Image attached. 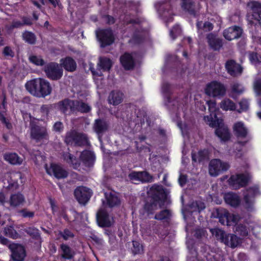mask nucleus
<instances>
[{"instance_id":"56","label":"nucleus","mask_w":261,"mask_h":261,"mask_svg":"<svg viewBox=\"0 0 261 261\" xmlns=\"http://www.w3.org/2000/svg\"><path fill=\"white\" fill-rule=\"evenodd\" d=\"M23 218H32L35 216V212L29 211L27 208H23L19 211Z\"/></svg>"},{"instance_id":"21","label":"nucleus","mask_w":261,"mask_h":261,"mask_svg":"<svg viewBox=\"0 0 261 261\" xmlns=\"http://www.w3.org/2000/svg\"><path fill=\"white\" fill-rule=\"evenodd\" d=\"M120 63L125 70H130L135 66V61L131 54L125 52L120 57Z\"/></svg>"},{"instance_id":"35","label":"nucleus","mask_w":261,"mask_h":261,"mask_svg":"<svg viewBox=\"0 0 261 261\" xmlns=\"http://www.w3.org/2000/svg\"><path fill=\"white\" fill-rule=\"evenodd\" d=\"M233 131L237 137L245 138L247 135V129L242 122H238L233 125Z\"/></svg>"},{"instance_id":"36","label":"nucleus","mask_w":261,"mask_h":261,"mask_svg":"<svg viewBox=\"0 0 261 261\" xmlns=\"http://www.w3.org/2000/svg\"><path fill=\"white\" fill-rule=\"evenodd\" d=\"M24 199V196L20 193L12 194L10 198L9 203L11 206L15 207L22 204Z\"/></svg>"},{"instance_id":"50","label":"nucleus","mask_w":261,"mask_h":261,"mask_svg":"<svg viewBox=\"0 0 261 261\" xmlns=\"http://www.w3.org/2000/svg\"><path fill=\"white\" fill-rule=\"evenodd\" d=\"M4 231L6 236L12 239H17L18 237V233L12 226H7Z\"/></svg>"},{"instance_id":"23","label":"nucleus","mask_w":261,"mask_h":261,"mask_svg":"<svg viewBox=\"0 0 261 261\" xmlns=\"http://www.w3.org/2000/svg\"><path fill=\"white\" fill-rule=\"evenodd\" d=\"M80 160L83 165L86 167H92L95 161V155L93 152L85 150L82 151L80 155Z\"/></svg>"},{"instance_id":"59","label":"nucleus","mask_w":261,"mask_h":261,"mask_svg":"<svg viewBox=\"0 0 261 261\" xmlns=\"http://www.w3.org/2000/svg\"><path fill=\"white\" fill-rule=\"evenodd\" d=\"M180 32V29L178 25H174L170 32V36L173 40L177 37V35Z\"/></svg>"},{"instance_id":"16","label":"nucleus","mask_w":261,"mask_h":261,"mask_svg":"<svg viewBox=\"0 0 261 261\" xmlns=\"http://www.w3.org/2000/svg\"><path fill=\"white\" fill-rule=\"evenodd\" d=\"M225 68L228 74L232 77L240 76L243 71V68L241 65L232 59L226 61Z\"/></svg>"},{"instance_id":"34","label":"nucleus","mask_w":261,"mask_h":261,"mask_svg":"<svg viewBox=\"0 0 261 261\" xmlns=\"http://www.w3.org/2000/svg\"><path fill=\"white\" fill-rule=\"evenodd\" d=\"M4 160L12 165H20L22 163L23 160L16 153H6L4 155Z\"/></svg>"},{"instance_id":"22","label":"nucleus","mask_w":261,"mask_h":261,"mask_svg":"<svg viewBox=\"0 0 261 261\" xmlns=\"http://www.w3.org/2000/svg\"><path fill=\"white\" fill-rule=\"evenodd\" d=\"M60 65L61 68H64L66 71L73 72L76 70L77 63L76 61L70 56H66L60 60Z\"/></svg>"},{"instance_id":"54","label":"nucleus","mask_w":261,"mask_h":261,"mask_svg":"<svg viewBox=\"0 0 261 261\" xmlns=\"http://www.w3.org/2000/svg\"><path fill=\"white\" fill-rule=\"evenodd\" d=\"M59 234L65 241L74 237V233L68 228H65L63 231H59Z\"/></svg>"},{"instance_id":"43","label":"nucleus","mask_w":261,"mask_h":261,"mask_svg":"<svg viewBox=\"0 0 261 261\" xmlns=\"http://www.w3.org/2000/svg\"><path fill=\"white\" fill-rule=\"evenodd\" d=\"M220 108L224 111H234L236 108L235 103L229 98L223 99L220 103Z\"/></svg>"},{"instance_id":"61","label":"nucleus","mask_w":261,"mask_h":261,"mask_svg":"<svg viewBox=\"0 0 261 261\" xmlns=\"http://www.w3.org/2000/svg\"><path fill=\"white\" fill-rule=\"evenodd\" d=\"M254 90L257 95H261V79H258L254 82Z\"/></svg>"},{"instance_id":"41","label":"nucleus","mask_w":261,"mask_h":261,"mask_svg":"<svg viewBox=\"0 0 261 261\" xmlns=\"http://www.w3.org/2000/svg\"><path fill=\"white\" fill-rule=\"evenodd\" d=\"M172 216L171 212L170 210L165 209L160 211L159 213H156L154 216V219L160 221L164 220L166 222H169Z\"/></svg>"},{"instance_id":"19","label":"nucleus","mask_w":261,"mask_h":261,"mask_svg":"<svg viewBox=\"0 0 261 261\" xmlns=\"http://www.w3.org/2000/svg\"><path fill=\"white\" fill-rule=\"evenodd\" d=\"M242 33L243 30L240 27L234 25L224 30L223 35L226 40L231 41L240 38Z\"/></svg>"},{"instance_id":"60","label":"nucleus","mask_w":261,"mask_h":261,"mask_svg":"<svg viewBox=\"0 0 261 261\" xmlns=\"http://www.w3.org/2000/svg\"><path fill=\"white\" fill-rule=\"evenodd\" d=\"M208 107V110L210 113H216V102L215 100H210L206 102Z\"/></svg>"},{"instance_id":"17","label":"nucleus","mask_w":261,"mask_h":261,"mask_svg":"<svg viewBox=\"0 0 261 261\" xmlns=\"http://www.w3.org/2000/svg\"><path fill=\"white\" fill-rule=\"evenodd\" d=\"M130 180L137 181L142 183L151 182L153 177L147 171H132L128 174Z\"/></svg>"},{"instance_id":"49","label":"nucleus","mask_w":261,"mask_h":261,"mask_svg":"<svg viewBox=\"0 0 261 261\" xmlns=\"http://www.w3.org/2000/svg\"><path fill=\"white\" fill-rule=\"evenodd\" d=\"M25 232L33 239L38 240L40 239V233L38 229L35 227H29L25 230Z\"/></svg>"},{"instance_id":"20","label":"nucleus","mask_w":261,"mask_h":261,"mask_svg":"<svg viewBox=\"0 0 261 261\" xmlns=\"http://www.w3.org/2000/svg\"><path fill=\"white\" fill-rule=\"evenodd\" d=\"M215 133L221 142H226L230 139L231 135L229 130L223 122L220 123V125L216 128Z\"/></svg>"},{"instance_id":"57","label":"nucleus","mask_w":261,"mask_h":261,"mask_svg":"<svg viewBox=\"0 0 261 261\" xmlns=\"http://www.w3.org/2000/svg\"><path fill=\"white\" fill-rule=\"evenodd\" d=\"M53 109L51 105H43L40 108L41 113L45 116H48L50 111Z\"/></svg>"},{"instance_id":"29","label":"nucleus","mask_w":261,"mask_h":261,"mask_svg":"<svg viewBox=\"0 0 261 261\" xmlns=\"http://www.w3.org/2000/svg\"><path fill=\"white\" fill-rule=\"evenodd\" d=\"M191 158L193 163H202L208 159V152L207 149H203L199 150L197 152L192 151Z\"/></svg>"},{"instance_id":"64","label":"nucleus","mask_w":261,"mask_h":261,"mask_svg":"<svg viewBox=\"0 0 261 261\" xmlns=\"http://www.w3.org/2000/svg\"><path fill=\"white\" fill-rule=\"evenodd\" d=\"M23 26L22 22L18 20H13L11 25L7 27L8 30L11 31L15 28H19Z\"/></svg>"},{"instance_id":"15","label":"nucleus","mask_w":261,"mask_h":261,"mask_svg":"<svg viewBox=\"0 0 261 261\" xmlns=\"http://www.w3.org/2000/svg\"><path fill=\"white\" fill-rule=\"evenodd\" d=\"M46 171L48 175L54 176L58 179L65 178L68 175V172L65 169L56 163H51L49 168H46Z\"/></svg>"},{"instance_id":"62","label":"nucleus","mask_w":261,"mask_h":261,"mask_svg":"<svg viewBox=\"0 0 261 261\" xmlns=\"http://www.w3.org/2000/svg\"><path fill=\"white\" fill-rule=\"evenodd\" d=\"M206 234V231L203 228H198L195 230L194 236L196 238L199 239L204 237Z\"/></svg>"},{"instance_id":"37","label":"nucleus","mask_w":261,"mask_h":261,"mask_svg":"<svg viewBox=\"0 0 261 261\" xmlns=\"http://www.w3.org/2000/svg\"><path fill=\"white\" fill-rule=\"evenodd\" d=\"M205 121L211 127H217L222 120H219L217 116V113H210L209 116L204 117Z\"/></svg>"},{"instance_id":"11","label":"nucleus","mask_w":261,"mask_h":261,"mask_svg":"<svg viewBox=\"0 0 261 261\" xmlns=\"http://www.w3.org/2000/svg\"><path fill=\"white\" fill-rule=\"evenodd\" d=\"M247 175L240 173L231 175L228 180V184L233 189L238 190L246 187L249 182Z\"/></svg>"},{"instance_id":"14","label":"nucleus","mask_w":261,"mask_h":261,"mask_svg":"<svg viewBox=\"0 0 261 261\" xmlns=\"http://www.w3.org/2000/svg\"><path fill=\"white\" fill-rule=\"evenodd\" d=\"M9 248L11 252V258L13 261H23L26 256L25 248L16 243L9 244Z\"/></svg>"},{"instance_id":"4","label":"nucleus","mask_w":261,"mask_h":261,"mask_svg":"<svg viewBox=\"0 0 261 261\" xmlns=\"http://www.w3.org/2000/svg\"><path fill=\"white\" fill-rule=\"evenodd\" d=\"M30 136L36 143H43L49 139L46 126L35 122L30 123Z\"/></svg>"},{"instance_id":"45","label":"nucleus","mask_w":261,"mask_h":261,"mask_svg":"<svg viewBox=\"0 0 261 261\" xmlns=\"http://www.w3.org/2000/svg\"><path fill=\"white\" fill-rule=\"evenodd\" d=\"M23 40L30 44H35L36 42V37L32 32L25 31L22 35Z\"/></svg>"},{"instance_id":"55","label":"nucleus","mask_w":261,"mask_h":261,"mask_svg":"<svg viewBox=\"0 0 261 261\" xmlns=\"http://www.w3.org/2000/svg\"><path fill=\"white\" fill-rule=\"evenodd\" d=\"M64 125L61 121L56 122L53 126V131L60 134L64 129Z\"/></svg>"},{"instance_id":"1","label":"nucleus","mask_w":261,"mask_h":261,"mask_svg":"<svg viewBox=\"0 0 261 261\" xmlns=\"http://www.w3.org/2000/svg\"><path fill=\"white\" fill-rule=\"evenodd\" d=\"M167 198V194L165 189L162 186L152 187L149 193L148 199L144 205V210L148 215L153 214L156 209L158 204L161 208Z\"/></svg>"},{"instance_id":"48","label":"nucleus","mask_w":261,"mask_h":261,"mask_svg":"<svg viewBox=\"0 0 261 261\" xmlns=\"http://www.w3.org/2000/svg\"><path fill=\"white\" fill-rule=\"evenodd\" d=\"M227 236L229 237V242L227 245H229L231 248H234L242 243V240L237 235L228 234Z\"/></svg>"},{"instance_id":"10","label":"nucleus","mask_w":261,"mask_h":261,"mask_svg":"<svg viewBox=\"0 0 261 261\" xmlns=\"http://www.w3.org/2000/svg\"><path fill=\"white\" fill-rule=\"evenodd\" d=\"M92 194V191L85 186L78 187L74 191L75 199L80 204L83 205H85L89 201Z\"/></svg>"},{"instance_id":"31","label":"nucleus","mask_w":261,"mask_h":261,"mask_svg":"<svg viewBox=\"0 0 261 261\" xmlns=\"http://www.w3.org/2000/svg\"><path fill=\"white\" fill-rule=\"evenodd\" d=\"M62 157L64 161L72 166L74 169H77L80 167V160L69 152H64L62 154Z\"/></svg>"},{"instance_id":"63","label":"nucleus","mask_w":261,"mask_h":261,"mask_svg":"<svg viewBox=\"0 0 261 261\" xmlns=\"http://www.w3.org/2000/svg\"><path fill=\"white\" fill-rule=\"evenodd\" d=\"M4 55L6 57H10L13 58L15 56V54L10 46H7L4 47L3 52Z\"/></svg>"},{"instance_id":"24","label":"nucleus","mask_w":261,"mask_h":261,"mask_svg":"<svg viewBox=\"0 0 261 261\" xmlns=\"http://www.w3.org/2000/svg\"><path fill=\"white\" fill-rule=\"evenodd\" d=\"M109 122L103 118H98L95 120L93 129L98 135H102L109 130Z\"/></svg>"},{"instance_id":"3","label":"nucleus","mask_w":261,"mask_h":261,"mask_svg":"<svg viewBox=\"0 0 261 261\" xmlns=\"http://www.w3.org/2000/svg\"><path fill=\"white\" fill-rule=\"evenodd\" d=\"M204 93L210 97L220 98L225 95L226 87L220 81L214 80L206 85Z\"/></svg>"},{"instance_id":"8","label":"nucleus","mask_w":261,"mask_h":261,"mask_svg":"<svg viewBox=\"0 0 261 261\" xmlns=\"http://www.w3.org/2000/svg\"><path fill=\"white\" fill-rule=\"evenodd\" d=\"M229 168L230 165L228 163L224 162L219 159H215L210 162L208 171L211 176H217L227 171Z\"/></svg>"},{"instance_id":"53","label":"nucleus","mask_w":261,"mask_h":261,"mask_svg":"<svg viewBox=\"0 0 261 261\" xmlns=\"http://www.w3.org/2000/svg\"><path fill=\"white\" fill-rule=\"evenodd\" d=\"M29 60L30 62L36 66H42L45 65L44 60L40 56H37L35 55L31 56L29 57Z\"/></svg>"},{"instance_id":"25","label":"nucleus","mask_w":261,"mask_h":261,"mask_svg":"<svg viewBox=\"0 0 261 261\" xmlns=\"http://www.w3.org/2000/svg\"><path fill=\"white\" fill-rule=\"evenodd\" d=\"M247 193L245 194L244 200L246 206L250 207L253 204V199L259 194V189L257 187H250L247 189Z\"/></svg>"},{"instance_id":"7","label":"nucleus","mask_w":261,"mask_h":261,"mask_svg":"<svg viewBox=\"0 0 261 261\" xmlns=\"http://www.w3.org/2000/svg\"><path fill=\"white\" fill-rule=\"evenodd\" d=\"M96 34L102 48L110 46L114 42L115 37L111 28L99 29L96 31Z\"/></svg>"},{"instance_id":"6","label":"nucleus","mask_w":261,"mask_h":261,"mask_svg":"<svg viewBox=\"0 0 261 261\" xmlns=\"http://www.w3.org/2000/svg\"><path fill=\"white\" fill-rule=\"evenodd\" d=\"M43 70L47 77L53 81L60 80L63 74L62 68L59 66L58 63L55 62L45 64Z\"/></svg>"},{"instance_id":"39","label":"nucleus","mask_w":261,"mask_h":261,"mask_svg":"<svg viewBox=\"0 0 261 261\" xmlns=\"http://www.w3.org/2000/svg\"><path fill=\"white\" fill-rule=\"evenodd\" d=\"M162 92L166 105L171 103L172 92L170 84L168 83H164L162 86Z\"/></svg>"},{"instance_id":"32","label":"nucleus","mask_w":261,"mask_h":261,"mask_svg":"<svg viewBox=\"0 0 261 261\" xmlns=\"http://www.w3.org/2000/svg\"><path fill=\"white\" fill-rule=\"evenodd\" d=\"M123 96V93L120 91H112L108 96L109 103L113 106H117L122 101Z\"/></svg>"},{"instance_id":"13","label":"nucleus","mask_w":261,"mask_h":261,"mask_svg":"<svg viewBox=\"0 0 261 261\" xmlns=\"http://www.w3.org/2000/svg\"><path fill=\"white\" fill-rule=\"evenodd\" d=\"M129 29L133 31L131 39L129 40V43L135 45H139L142 43L146 37V32L141 26L131 25Z\"/></svg>"},{"instance_id":"46","label":"nucleus","mask_w":261,"mask_h":261,"mask_svg":"<svg viewBox=\"0 0 261 261\" xmlns=\"http://www.w3.org/2000/svg\"><path fill=\"white\" fill-rule=\"evenodd\" d=\"M213 233L215 234L217 239L221 240L225 244H228L229 242V237L228 234H226L225 231L221 229L216 228L214 229Z\"/></svg>"},{"instance_id":"58","label":"nucleus","mask_w":261,"mask_h":261,"mask_svg":"<svg viewBox=\"0 0 261 261\" xmlns=\"http://www.w3.org/2000/svg\"><path fill=\"white\" fill-rule=\"evenodd\" d=\"M240 87L241 85L238 83L232 84L231 86V90L232 93L239 94L243 93L244 89Z\"/></svg>"},{"instance_id":"44","label":"nucleus","mask_w":261,"mask_h":261,"mask_svg":"<svg viewBox=\"0 0 261 261\" xmlns=\"http://www.w3.org/2000/svg\"><path fill=\"white\" fill-rule=\"evenodd\" d=\"M105 196L107 201V204L110 207H113L119 204L120 200L118 197L115 195L110 193L109 194L106 193Z\"/></svg>"},{"instance_id":"38","label":"nucleus","mask_w":261,"mask_h":261,"mask_svg":"<svg viewBox=\"0 0 261 261\" xmlns=\"http://www.w3.org/2000/svg\"><path fill=\"white\" fill-rule=\"evenodd\" d=\"M74 100H70L68 98H65L58 103L59 110L63 114H66L68 110L70 109L72 112V107Z\"/></svg>"},{"instance_id":"27","label":"nucleus","mask_w":261,"mask_h":261,"mask_svg":"<svg viewBox=\"0 0 261 261\" xmlns=\"http://www.w3.org/2000/svg\"><path fill=\"white\" fill-rule=\"evenodd\" d=\"M224 199L226 203L233 207L239 206L241 203L240 197L233 192H228L224 194Z\"/></svg>"},{"instance_id":"9","label":"nucleus","mask_w":261,"mask_h":261,"mask_svg":"<svg viewBox=\"0 0 261 261\" xmlns=\"http://www.w3.org/2000/svg\"><path fill=\"white\" fill-rule=\"evenodd\" d=\"M214 218H218L219 222L223 225H230L231 222H235L233 215L230 214L227 210L223 208H216L212 213Z\"/></svg>"},{"instance_id":"18","label":"nucleus","mask_w":261,"mask_h":261,"mask_svg":"<svg viewBox=\"0 0 261 261\" xmlns=\"http://www.w3.org/2000/svg\"><path fill=\"white\" fill-rule=\"evenodd\" d=\"M183 9L194 17L198 15L200 9L199 0H182Z\"/></svg>"},{"instance_id":"47","label":"nucleus","mask_w":261,"mask_h":261,"mask_svg":"<svg viewBox=\"0 0 261 261\" xmlns=\"http://www.w3.org/2000/svg\"><path fill=\"white\" fill-rule=\"evenodd\" d=\"M133 247L132 248V252L133 255L142 254L144 253V247L138 241H133Z\"/></svg>"},{"instance_id":"42","label":"nucleus","mask_w":261,"mask_h":261,"mask_svg":"<svg viewBox=\"0 0 261 261\" xmlns=\"http://www.w3.org/2000/svg\"><path fill=\"white\" fill-rule=\"evenodd\" d=\"M76 131L75 129H71L66 132L64 141L67 145L75 146Z\"/></svg>"},{"instance_id":"28","label":"nucleus","mask_w":261,"mask_h":261,"mask_svg":"<svg viewBox=\"0 0 261 261\" xmlns=\"http://www.w3.org/2000/svg\"><path fill=\"white\" fill-rule=\"evenodd\" d=\"M207 43L210 47L215 51H219L223 46V42L221 39L216 37L212 33L207 35Z\"/></svg>"},{"instance_id":"26","label":"nucleus","mask_w":261,"mask_h":261,"mask_svg":"<svg viewBox=\"0 0 261 261\" xmlns=\"http://www.w3.org/2000/svg\"><path fill=\"white\" fill-rule=\"evenodd\" d=\"M96 220L98 225L101 227H109L111 226L109 215L106 211H99L97 213Z\"/></svg>"},{"instance_id":"51","label":"nucleus","mask_w":261,"mask_h":261,"mask_svg":"<svg viewBox=\"0 0 261 261\" xmlns=\"http://www.w3.org/2000/svg\"><path fill=\"white\" fill-rule=\"evenodd\" d=\"M235 232L243 237H247L248 235V230L246 226L241 223L236 226Z\"/></svg>"},{"instance_id":"40","label":"nucleus","mask_w":261,"mask_h":261,"mask_svg":"<svg viewBox=\"0 0 261 261\" xmlns=\"http://www.w3.org/2000/svg\"><path fill=\"white\" fill-rule=\"evenodd\" d=\"M88 138L87 135L83 133L76 131L75 146H83L87 144Z\"/></svg>"},{"instance_id":"52","label":"nucleus","mask_w":261,"mask_h":261,"mask_svg":"<svg viewBox=\"0 0 261 261\" xmlns=\"http://www.w3.org/2000/svg\"><path fill=\"white\" fill-rule=\"evenodd\" d=\"M248 54L249 59L252 63L257 64L261 62V56L256 52L249 51Z\"/></svg>"},{"instance_id":"30","label":"nucleus","mask_w":261,"mask_h":261,"mask_svg":"<svg viewBox=\"0 0 261 261\" xmlns=\"http://www.w3.org/2000/svg\"><path fill=\"white\" fill-rule=\"evenodd\" d=\"M72 109V112H79L82 113H87L91 111V108L82 100H74Z\"/></svg>"},{"instance_id":"5","label":"nucleus","mask_w":261,"mask_h":261,"mask_svg":"<svg viewBox=\"0 0 261 261\" xmlns=\"http://www.w3.org/2000/svg\"><path fill=\"white\" fill-rule=\"evenodd\" d=\"M249 9L247 14V19L251 25L261 27V3L252 1L247 3Z\"/></svg>"},{"instance_id":"2","label":"nucleus","mask_w":261,"mask_h":261,"mask_svg":"<svg viewBox=\"0 0 261 261\" xmlns=\"http://www.w3.org/2000/svg\"><path fill=\"white\" fill-rule=\"evenodd\" d=\"M25 87L31 94L38 98H44L50 95L52 91L49 82L43 78H36L28 81Z\"/></svg>"},{"instance_id":"12","label":"nucleus","mask_w":261,"mask_h":261,"mask_svg":"<svg viewBox=\"0 0 261 261\" xmlns=\"http://www.w3.org/2000/svg\"><path fill=\"white\" fill-rule=\"evenodd\" d=\"M113 66L112 61L109 58L106 57H100L98 59L97 63V70H91V72L93 75L97 76H102L103 72H109Z\"/></svg>"},{"instance_id":"33","label":"nucleus","mask_w":261,"mask_h":261,"mask_svg":"<svg viewBox=\"0 0 261 261\" xmlns=\"http://www.w3.org/2000/svg\"><path fill=\"white\" fill-rule=\"evenodd\" d=\"M60 249L62 252L61 256L62 258L70 260L74 257L75 253L68 245L62 243L60 246Z\"/></svg>"}]
</instances>
